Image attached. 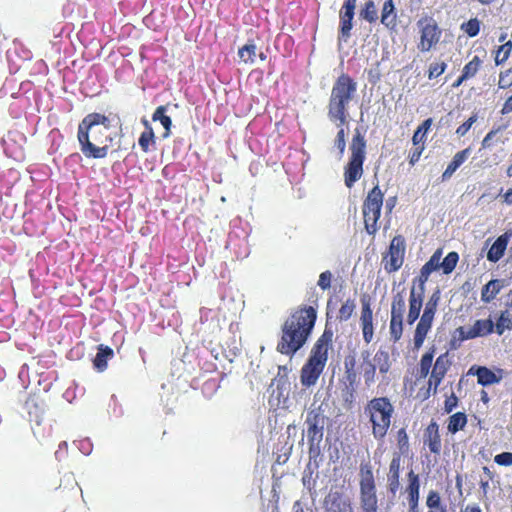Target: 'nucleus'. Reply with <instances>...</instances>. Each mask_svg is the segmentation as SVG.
Here are the masks:
<instances>
[{"label": "nucleus", "mask_w": 512, "mask_h": 512, "mask_svg": "<svg viewBox=\"0 0 512 512\" xmlns=\"http://www.w3.org/2000/svg\"><path fill=\"white\" fill-rule=\"evenodd\" d=\"M118 115L107 116L98 112L87 114L78 125L77 139L86 158L102 159L109 153L113 136L109 132Z\"/></svg>", "instance_id": "1"}, {"label": "nucleus", "mask_w": 512, "mask_h": 512, "mask_svg": "<svg viewBox=\"0 0 512 512\" xmlns=\"http://www.w3.org/2000/svg\"><path fill=\"white\" fill-rule=\"evenodd\" d=\"M317 320V310L313 306L300 305L289 314L281 326V337L277 351L293 356L308 341Z\"/></svg>", "instance_id": "2"}, {"label": "nucleus", "mask_w": 512, "mask_h": 512, "mask_svg": "<svg viewBox=\"0 0 512 512\" xmlns=\"http://www.w3.org/2000/svg\"><path fill=\"white\" fill-rule=\"evenodd\" d=\"M357 82L347 73H341L334 81L328 104V119L337 126L348 122L349 106L357 95Z\"/></svg>", "instance_id": "3"}, {"label": "nucleus", "mask_w": 512, "mask_h": 512, "mask_svg": "<svg viewBox=\"0 0 512 512\" xmlns=\"http://www.w3.org/2000/svg\"><path fill=\"white\" fill-rule=\"evenodd\" d=\"M395 408L386 396L374 397L364 406V415L371 427V434L377 441H383L393 420Z\"/></svg>", "instance_id": "4"}, {"label": "nucleus", "mask_w": 512, "mask_h": 512, "mask_svg": "<svg viewBox=\"0 0 512 512\" xmlns=\"http://www.w3.org/2000/svg\"><path fill=\"white\" fill-rule=\"evenodd\" d=\"M350 152L349 161L344 168V182L348 188H352L363 175V164L366 158V140L359 129H356L353 135Z\"/></svg>", "instance_id": "5"}, {"label": "nucleus", "mask_w": 512, "mask_h": 512, "mask_svg": "<svg viewBox=\"0 0 512 512\" xmlns=\"http://www.w3.org/2000/svg\"><path fill=\"white\" fill-rule=\"evenodd\" d=\"M440 300L441 291L437 288L428 298L420 320L416 325L413 337L415 349L422 347L429 331L431 330Z\"/></svg>", "instance_id": "6"}, {"label": "nucleus", "mask_w": 512, "mask_h": 512, "mask_svg": "<svg viewBox=\"0 0 512 512\" xmlns=\"http://www.w3.org/2000/svg\"><path fill=\"white\" fill-rule=\"evenodd\" d=\"M384 194L378 185L374 186L363 201V218L365 230L368 234L374 235L379 227L378 220L381 215Z\"/></svg>", "instance_id": "7"}, {"label": "nucleus", "mask_w": 512, "mask_h": 512, "mask_svg": "<svg viewBox=\"0 0 512 512\" xmlns=\"http://www.w3.org/2000/svg\"><path fill=\"white\" fill-rule=\"evenodd\" d=\"M360 506L363 512H377L378 499L372 468L369 464L360 466Z\"/></svg>", "instance_id": "8"}, {"label": "nucleus", "mask_w": 512, "mask_h": 512, "mask_svg": "<svg viewBox=\"0 0 512 512\" xmlns=\"http://www.w3.org/2000/svg\"><path fill=\"white\" fill-rule=\"evenodd\" d=\"M416 25L419 31L417 49L423 53L431 51L439 44L442 37V29L437 21L428 15L421 17Z\"/></svg>", "instance_id": "9"}, {"label": "nucleus", "mask_w": 512, "mask_h": 512, "mask_svg": "<svg viewBox=\"0 0 512 512\" xmlns=\"http://www.w3.org/2000/svg\"><path fill=\"white\" fill-rule=\"evenodd\" d=\"M326 417L321 406L312 408L308 411L306 417L307 438L309 443V452L319 450V445L323 439Z\"/></svg>", "instance_id": "10"}, {"label": "nucleus", "mask_w": 512, "mask_h": 512, "mask_svg": "<svg viewBox=\"0 0 512 512\" xmlns=\"http://www.w3.org/2000/svg\"><path fill=\"white\" fill-rule=\"evenodd\" d=\"M406 311V301L403 292H397L392 297L389 333L393 342H398L404 331V313Z\"/></svg>", "instance_id": "11"}, {"label": "nucleus", "mask_w": 512, "mask_h": 512, "mask_svg": "<svg viewBox=\"0 0 512 512\" xmlns=\"http://www.w3.org/2000/svg\"><path fill=\"white\" fill-rule=\"evenodd\" d=\"M494 332V322L488 319H479L474 324L466 329L463 326L456 328L453 339L451 340V347L457 348L461 342L478 337H485Z\"/></svg>", "instance_id": "12"}, {"label": "nucleus", "mask_w": 512, "mask_h": 512, "mask_svg": "<svg viewBox=\"0 0 512 512\" xmlns=\"http://www.w3.org/2000/svg\"><path fill=\"white\" fill-rule=\"evenodd\" d=\"M405 239L402 235H396L392 238L387 253L384 254L382 264L387 273L398 271L403 263L405 256Z\"/></svg>", "instance_id": "13"}, {"label": "nucleus", "mask_w": 512, "mask_h": 512, "mask_svg": "<svg viewBox=\"0 0 512 512\" xmlns=\"http://www.w3.org/2000/svg\"><path fill=\"white\" fill-rule=\"evenodd\" d=\"M334 332L331 328L325 327L323 333L314 343L308 359L326 365L328 361V352L333 347Z\"/></svg>", "instance_id": "14"}, {"label": "nucleus", "mask_w": 512, "mask_h": 512, "mask_svg": "<svg viewBox=\"0 0 512 512\" xmlns=\"http://www.w3.org/2000/svg\"><path fill=\"white\" fill-rule=\"evenodd\" d=\"M451 366L452 361L448 352H445L436 358L428 380V392L432 391L434 395L438 392V387L442 383Z\"/></svg>", "instance_id": "15"}, {"label": "nucleus", "mask_w": 512, "mask_h": 512, "mask_svg": "<svg viewBox=\"0 0 512 512\" xmlns=\"http://www.w3.org/2000/svg\"><path fill=\"white\" fill-rule=\"evenodd\" d=\"M373 310L371 307L370 298L364 295L361 298V312L359 323L362 330L363 340L369 344L374 337V323H373Z\"/></svg>", "instance_id": "16"}, {"label": "nucleus", "mask_w": 512, "mask_h": 512, "mask_svg": "<svg viewBox=\"0 0 512 512\" xmlns=\"http://www.w3.org/2000/svg\"><path fill=\"white\" fill-rule=\"evenodd\" d=\"M425 288L420 286H415L413 284L410 288L409 298H408V314H407V323L409 325L414 324L417 319L420 317V312L423 307Z\"/></svg>", "instance_id": "17"}, {"label": "nucleus", "mask_w": 512, "mask_h": 512, "mask_svg": "<svg viewBox=\"0 0 512 512\" xmlns=\"http://www.w3.org/2000/svg\"><path fill=\"white\" fill-rule=\"evenodd\" d=\"M357 0H344V3L339 12L340 20V34L343 38L347 39L351 36L353 28V18L355 15Z\"/></svg>", "instance_id": "18"}, {"label": "nucleus", "mask_w": 512, "mask_h": 512, "mask_svg": "<svg viewBox=\"0 0 512 512\" xmlns=\"http://www.w3.org/2000/svg\"><path fill=\"white\" fill-rule=\"evenodd\" d=\"M423 443L428 447L430 453L440 455L442 450V440L439 430V424L431 420L423 432Z\"/></svg>", "instance_id": "19"}, {"label": "nucleus", "mask_w": 512, "mask_h": 512, "mask_svg": "<svg viewBox=\"0 0 512 512\" xmlns=\"http://www.w3.org/2000/svg\"><path fill=\"white\" fill-rule=\"evenodd\" d=\"M325 366L326 365H321V363L307 359L300 371L301 384L304 387L314 386L323 373Z\"/></svg>", "instance_id": "20"}, {"label": "nucleus", "mask_w": 512, "mask_h": 512, "mask_svg": "<svg viewBox=\"0 0 512 512\" xmlns=\"http://www.w3.org/2000/svg\"><path fill=\"white\" fill-rule=\"evenodd\" d=\"M408 484L405 488L409 503V512H418L420 498V478L413 470L407 473Z\"/></svg>", "instance_id": "21"}, {"label": "nucleus", "mask_w": 512, "mask_h": 512, "mask_svg": "<svg viewBox=\"0 0 512 512\" xmlns=\"http://www.w3.org/2000/svg\"><path fill=\"white\" fill-rule=\"evenodd\" d=\"M325 512H352L351 502L339 492H330L324 500Z\"/></svg>", "instance_id": "22"}, {"label": "nucleus", "mask_w": 512, "mask_h": 512, "mask_svg": "<svg viewBox=\"0 0 512 512\" xmlns=\"http://www.w3.org/2000/svg\"><path fill=\"white\" fill-rule=\"evenodd\" d=\"M442 252L440 249L434 252L430 259L422 266L419 275L413 280V284L424 287L432 272L440 268V258Z\"/></svg>", "instance_id": "23"}, {"label": "nucleus", "mask_w": 512, "mask_h": 512, "mask_svg": "<svg viewBox=\"0 0 512 512\" xmlns=\"http://www.w3.org/2000/svg\"><path fill=\"white\" fill-rule=\"evenodd\" d=\"M400 469H401V455L394 454L389 465V472L387 475L388 489L393 495L399 490L400 487Z\"/></svg>", "instance_id": "24"}, {"label": "nucleus", "mask_w": 512, "mask_h": 512, "mask_svg": "<svg viewBox=\"0 0 512 512\" xmlns=\"http://www.w3.org/2000/svg\"><path fill=\"white\" fill-rule=\"evenodd\" d=\"M468 374L476 375L478 384L489 386L498 383L501 377L497 376L491 369L486 366H472Z\"/></svg>", "instance_id": "25"}, {"label": "nucleus", "mask_w": 512, "mask_h": 512, "mask_svg": "<svg viewBox=\"0 0 512 512\" xmlns=\"http://www.w3.org/2000/svg\"><path fill=\"white\" fill-rule=\"evenodd\" d=\"M355 366V358L351 357L350 360H345V376L349 383V387L344 395V401L348 403H353L355 400V383L357 374L354 370Z\"/></svg>", "instance_id": "26"}, {"label": "nucleus", "mask_w": 512, "mask_h": 512, "mask_svg": "<svg viewBox=\"0 0 512 512\" xmlns=\"http://www.w3.org/2000/svg\"><path fill=\"white\" fill-rule=\"evenodd\" d=\"M471 147H467L461 151H458L447 165L446 169L442 173V180H448L457 171V169L469 158L471 154Z\"/></svg>", "instance_id": "27"}, {"label": "nucleus", "mask_w": 512, "mask_h": 512, "mask_svg": "<svg viewBox=\"0 0 512 512\" xmlns=\"http://www.w3.org/2000/svg\"><path fill=\"white\" fill-rule=\"evenodd\" d=\"M380 21L382 25L390 30L397 27V12L393 0H384Z\"/></svg>", "instance_id": "28"}, {"label": "nucleus", "mask_w": 512, "mask_h": 512, "mask_svg": "<svg viewBox=\"0 0 512 512\" xmlns=\"http://www.w3.org/2000/svg\"><path fill=\"white\" fill-rule=\"evenodd\" d=\"M508 242L509 235L507 233L500 235L490 247L487 259L493 263L498 262L504 256Z\"/></svg>", "instance_id": "29"}, {"label": "nucleus", "mask_w": 512, "mask_h": 512, "mask_svg": "<svg viewBox=\"0 0 512 512\" xmlns=\"http://www.w3.org/2000/svg\"><path fill=\"white\" fill-rule=\"evenodd\" d=\"M27 412L30 420L40 424L43 420L45 408L42 402H39L38 398L31 397L25 403Z\"/></svg>", "instance_id": "30"}, {"label": "nucleus", "mask_w": 512, "mask_h": 512, "mask_svg": "<svg viewBox=\"0 0 512 512\" xmlns=\"http://www.w3.org/2000/svg\"><path fill=\"white\" fill-rule=\"evenodd\" d=\"M114 356V351L109 346L100 344L98 346V352L93 360L94 367L99 371L103 372L107 369V362Z\"/></svg>", "instance_id": "31"}, {"label": "nucleus", "mask_w": 512, "mask_h": 512, "mask_svg": "<svg viewBox=\"0 0 512 512\" xmlns=\"http://www.w3.org/2000/svg\"><path fill=\"white\" fill-rule=\"evenodd\" d=\"M502 288L501 281L498 279L490 280L487 284H485L481 291V300L484 303H490L497 294L500 292Z\"/></svg>", "instance_id": "32"}, {"label": "nucleus", "mask_w": 512, "mask_h": 512, "mask_svg": "<svg viewBox=\"0 0 512 512\" xmlns=\"http://www.w3.org/2000/svg\"><path fill=\"white\" fill-rule=\"evenodd\" d=\"M467 422L468 418L464 412H456L449 416L447 430L451 434H456L458 431L465 428Z\"/></svg>", "instance_id": "33"}, {"label": "nucleus", "mask_w": 512, "mask_h": 512, "mask_svg": "<svg viewBox=\"0 0 512 512\" xmlns=\"http://www.w3.org/2000/svg\"><path fill=\"white\" fill-rule=\"evenodd\" d=\"M512 330V316L508 310L501 311L494 323V332L501 336L505 331Z\"/></svg>", "instance_id": "34"}, {"label": "nucleus", "mask_w": 512, "mask_h": 512, "mask_svg": "<svg viewBox=\"0 0 512 512\" xmlns=\"http://www.w3.org/2000/svg\"><path fill=\"white\" fill-rule=\"evenodd\" d=\"M167 111V106L161 105L156 108L152 115L153 121H159L165 129V133L163 135L164 138L168 137L171 133L172 120L169 116L165 115Z\"/></svg>", "instance_id": "35"}, {"label": "nucleus", "mask_w": 512, "mask_h": 512, "mask_svg": "<svg viewBox=\"0 0 512 512\" xmlns=\"http://www.w3.org/2000/svg\"><path fill=\"white\" fill-rule=\"evenodd\" d=\"M359 15L368 23H375L378 19V13L375 2L373 0H368L367 2H365L364 5L361 7Z\"/></svg>", "instance_id": "36"}, {"label": "nucleus", "mask_w": 512, "mask_h": 512, "mask_svg": "<svg viewBox=\"0 0 512 512\" xmlns=\"http://www.w3.org/2000/svg\"><path fill=\"white\" fill-rule=\"evenodd\" d=\"M374 365L378 367L381 374H386L390 370V356L385 350H378L374 356Z\"/></svg>", "instance_id": "37"}, {"label": "nucleus", "mask_w": 512, "mask_h": 512, "mask_svg": "<svg viewBox=\"0 0 512 512\" xmlns=\"http://www.w3.org/2000/svg\"><path fill=\"white\" fill-rule=\"evenodd\" d=\"M432 123H433L432 118H428V119L424 120L421 123V125L418 126V128L416 129V131L414 132V134L412 136L413 145H418L420 143H423L425 145L426 133L431 128Z\"/></svg>", "instance_id": "38"}, {"label": "nucleus", "mask_w": 512, "mask_h": 512, "mask_svg": "<svg viewBox=\"0 0 512 512\" xmlns=\"http://www.w3.org/2000/svg\"><path fill=\"white\" fill-rule=\"evenodd\" d=\"M482 65V60L479 56L475 55L462 69V79L473 78L479 71Z\"/></svg>", "instance_id": "39"}, {"label": "nucleus", "mask_w": 512, "mask_h": 512, "mask_svg": "<svg viewBox=\"0 0 512 512\" xmlns=\"http://www.w3.org/2000/svg\"><path fill=\"white\" fill-rule=\"evenodd\" d=\"M355 308H356L355 300L348 298L345 302L342 303V305L338 311L337 319L340 322L348 321L351 318V316L353 315Z\"/></svg>", "instance_id": "40"}, {"label": "nucleus", "mask_w": 512, "mask_h": 512, "mask_svg": "<svg viewBox=\"0 0 512 512\" xmlns=\"http://www.w3.org/2000/svg\"><path fill=\"white\" fill-rule=\"evenodd\" d=\"M256 45L253 41L245 44L238 50V56L244 63H253L256 56Z\"/></svg>", "instance_id": "41"}, {"label": "nucleus", "mask_w": 512, "mask_h": 512, "mask_svg": "<svg viewBox=\"0 0 512 512\" xmlns=\"http://www.w3.org/2000/svg\"><path fill=\"white\" fill-rule=\"evenodd\" d=\"M434 358V349L428 350L424 353L420 359L419 364V374L421 378H425L428 376L430 369L432 367V362Z\"/></svg>", "instance_id": "42"}, {"label": "nucleus", "mask_w": 512, "mask_h": 512, "mask_svg": "<svg viewBox=\"0 0 512 512\" xmlns=\"http://www.w3.org/2000/svg\"><path fill=\"white\" fill-rule=\"evenodd\" d=\"M138 144L144 153L149 152L150 146H154L156 144L154 131H150V129L148 131H143L138 139Z\"/></svg>", "instance_id": "43"}, {"label": "nucleus", "mask_w": 512, "mask_h": 512, "mask_svg": "<svg viewBox=\"0 0 512 512\" xmlns=\"http://www.w3.org/2000/svg\"><path fill=\"white\" fill-rule=\"evenodd\" d=\"M459 261V255L457 252H449L446 257L440 262V268H442L444 274H450L456 267Z\"/></svg>", "instance_id": "44"}, {"label": "nucleus", "mask_w": 512, "mask_h": 512, "mask_svg": "<svg viewBox=\"0 0 512 512\" xmlns=\"http://www.w3.org/2000/svg\"><path fill=\"white\" fill-rule=\"evenodd\" d=\"M512 52V42L508 41L503 45L499 46L495 54V64L501 65L503 64L510 56Z\"/></svg>", "instance_id": "45"}, {"label": "nucleus", "mask_w": 512, "mask_h": 512, "mask_svg": "<svg viewBox=\"0 0 512 512\" xmlns=\"http://www.w3.org/2000/svg\"><path fill=\"white\" fill-rule=\"evenodd\" d=\"M397 446L400 455L407 454L409 451V437L405 428H400L396 435Z\"/></svg>", "instance_id": "46"}, {"label": "nucleus", "mask_w": 512, "mask_h": 512, "mask_svg": "<svg viewBox=\"0 0 512 512\" xmlns=\"http://www.w3.org/2000/svg\"><path fill=\"white\" fill-rule=\"evenodd\" d=\"M461 30L469 37H475L480 32V21L477 18H471L461 25Z\"/></svg>", "instance_id": "47"}, {"label": "nucleus", "mask_w": 512, "mask_h": 512, "mask_svg": "<svg viewBox=\"0 0 512 512\" xmlns=\"http://www.w3.org/2000/svg\"><path fill=\"white\" fill-rule=\"evenodd\" d=\"M447 68V64L444 61L432 63L428 69V78L434 79L442 75Z\"/></svg>", "instance_id": "48"}, {"label": "nucleus", "mask_w": 512, "mask_h": 512, "mask_svg": "<svg viewBox=\"0 0 512 512\" xmlns=\"http://www.w3.org/2000/svg\"><path fill=\"white\" fill-rule=\"evenodd\" d=\"M512 86V68L501 71L499 74L498 88L508 89Z\"/></svg>", "instance_id": "49"}, {"label": "nucleus", "mask_w": 512, "mask_h": 512, "mask_svg": "<svg viewBox=\"0 0 512 512\" xmlns=\"http://www.w3.org/2000/svg\"><path fill=\"white\" fill-rule=\"evenodd\" d=\"M363 378L367 387L374 384L376 379V367L373 363H368L367 367L364 369Z\"/></svg>", "instance_id": "50"}, {"label": "nucleus", "mask_w": 512, "mask_h": 512, "mask_svg": "<svg viewBox=\"0 0 512 512\" xmlns=\"http://www.w3.org/2000/svg\"><path fill=\"white\" fill-rule=\"evenodd\" d=\"M477 121V114H473L472 116H470L463 124H461L457 129H456V134L459 136V137H463L465 136L468 131L470 130V128L472 127V125Z\"/></svg>", "instance_id": "51"}, {"label": "nucleus", "mask_w": 512, "mask_h": 512, "mask_svg": "<svg viewBox=\"0 0 512 512\" xmlns=\"http://www.w3.org/2000/svg\"><path fill=\"white\" fill-rule=\"evenodd\" d=\"M441 503V497L437 491L431 490L428 493L426 499V505L429 509H437L439 508Z\"/></svg>", "instance_id": "52"}, {"label": "nucleus", "mask_w": 512, "mask_h": 512, "mask_svg": "<svg viewBox=\"0 0 512 512\" xmlns=\"http://www.w3.org/2000/svg\"><path fill=\"white\" fill-rule=\"evenodd\" d=\"M340 129L337 132L336 139H335V146L339 150L340 154H343L346 148V133L343 128V126H338Z\"/></svg>", "instance_id": "53"}, {"label": "nucleus", "mask_w": 512, "mask_h": 512, "mask_svg": "<svg viewBox=\"0 0 512 512\" xmlns=\"http://www.w3.org/2000/svg\"><path fill=\"white\" fill-rule=\"evenodd\" d=\"M332 273L329 270L322 272L318 279V286L322 290H327L331 287Z\"/></svg>", "instance_id": "54"}, {"label": "nucleus", "mask_w": 512, "mask_h": 512, "mask_svg": "<svg viewBox=\"0 0 512 512\" xmlns=\"http://www.w3.org/2000/svg\"><path fill=\"white\" fill-rule=\"evenodd\" d=\"M425 149V145L423 143H420L418 145H414V149L409 155V164L415 165L417 163Z\"/></svg>", "instance_id": "55"}, {"label": "nucleus", "mask_w": 512, "mask_h": 512, "mask_svg": "<svg viewBox=\"0 0 512 512\" xmlns=\"http://www.w3.org/2000/svg\"><path fill=\"white\" fill-rule=\"evenodd\" d=\"M495 463L500 466H511L512 465V453L502 452L497 454L494 458Z\"/></svg>", "instance_id": "56"}, {"label": "nucleus", "mask_w": 512, "mask_h": 512, "mask_svg": "<svg viewBox=\"0 0 512 512\" xmlns=\"http://www.w3.org/2000/svg\"><path fill=\"white\" fill-rule=\"evenodd\" d=\"M459 399L455 395V393H451L450 396H447L444 401V410L446 413H451L458 406Z\"/></svg>", "instance_id": "57"}, {"label": "nucleus", "mask_w": 512, "mask_h": 512, "mask_svg": "<svg viewBox=\"0 0 512 512\" xmlns=\"http://www.w3.org/2000/svg\"><path fill=\"white\" fill-rule=\"evenodd\" d=\"M497 132H498L497 129L496 130L493 129L486 134V136L483 138V140L481 142L482 148L486 149L492 145V139L496 135Z\"/></svg>", "instance_id": "58"}, {"label": "nucleus", "mask_w": 512, "mask_h": 512, "mask_svg": "<svg viewBox=\"0 0 512 512\" xmlns=\"http://www.w3.org/2000/svg\"><path fill=\"white\" fill-rule=\"evenodd\" d=\"M500 112L502 115H506L512 112V95L506 99Z\"/></svg>", "instance_id": "59"}, {"label": "nucleus", "mask_w": 512, "mask_h": 512, "mask_svg": "<svg viewBox=\"0 0 512 512\" xmlns=\"http://www.w3.org/2000/svg\"><path fill=\"white\" fill-rule=\"evenodd\" d=\"M460 512H482L480 506L476 503L467 504Z\"/></svg>", "instance_id": "60"}, {"label": "nucleus", "mask_w": 512, "mask_h": 512, "mask_svg": "<svg viewBox=\"0 0 512 512\" xmlns=\"http://www.w3.org/2000/svg\"><path fill=\"white\" fill-rule=\"evenodd\" d=\"M503 200L506 204L512 205V188L508 189L503 195Z\"/></svg>", "instance_id": "61"}, {"label": "nucleus", "mask_w": 512, "mask_h": 512, "mask_svg": "<svg viewBox=\"0 0 512 512\" xmlns=\"http://www.w3.org/2000/svg\"><path fill=\"white\" fill-rule=\"evenodd\" d=\"M395 204H396V197H390L387 201H386V209L391 212L393 210V208L395 207Z\"/></svg>", "instance_id": "62"}, {"label": "nucleus", "mask_w": 512, "mask_h": 512, "mask_svg": "<svg viewBox=\"0 0 512 512\" xmlns=\"http://www.w3.org/2000/svg\"><path fill=\"white\" fill-rule=\"evenodd\" d=\"M481 401L484 403V404H487L489 401H490V398L488 396V393L485 391V390H482L481 391Z\"/></svg>", "instance_id": "63"}, {"label": "nucleus", "mask_w": 512, "mask_h": 512, "mask_svg": "<svg viewBox=\"0 0 512 512\" xmlns=\"http://www.w3.org/2000/svg\"><path fill=\"white\" fill-rule=\"evenodd\" d=\"M467 79H462V74L458 77V79L453 83V87L457 88L459 87L464 81Z\"/></svg>", "instance_id": "64"}]
</instances>
